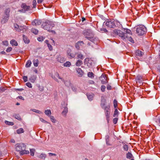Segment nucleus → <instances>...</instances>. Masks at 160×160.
Here are the masks:
<instances>
[{
    "mask_svg": "<svg viewBox=\"0 0 160 160\" xmlns=\"http://www.w3.org/2000/svg\"><path fill=\"white\" fill-rule=\"evenodd\" d=\"M33 62L34 66L37 67L38 66V59H34L33 61Z\"/></svg>",
    "mask_w": 160,
    "mask_h": 160,
    "instance_id": "nucleus-33",
    "label": "nucleus"
},
{
    "mask_svg": "<svg viewBox=\"0 0 160 160\" xmlns=\"http://www.w3.org/2000/svg\"><path fill=\"white\" fill-rule=\"evenodd\" d=\"M37 2L36 0H33L32 2V5L33 8H36V6Z\"/></svg>",
    "mask_w": 160,
    "mask_h": 160,
    "instance_id": "nucleus-45",
    "label": "nucleus"
},
{
    "mask_svg": "<svg viewBox=\"0 0 160 160\" xmlns=\"http://www.w3.org/2000/svg\"><path fill=\"white\" fill-rule=\"evenodd\" d=\"M41 23L40 20L35 19L32 22V24L33 26H37L40 25Z\"/></svg>",
    "mask_w": 160,
    "mask_h": 160,
    "instance_id": "nucleus-16",
    "label": "nucleus"
},
{
    "mask_svg": "<svg viewBox=\"0 0 160 160\" xmlns=\"http://www.w3.org/2000/svg\"><path fill=\"white\" fill-rule=\"evenodd\" d=\"M31 31L36 35L38 33V31L35 28H32L31 30Z\"/></svg>",
    "mask_w": 160,
    "mask_h": 160,
    "instance_id": "nucleus-28",
    "label": "nucleus"
},
{
    "mask_svg": "<svg viewBox=\"0 0 160 160\" xmlns=\"http://www.w3.org/2000/svg\"><path fill=\"white\" fill-rule=\"evenodd\" d=\"M106 100L105 99H102L101 102V108L104 110V113L110 112V105H108L105 106L106 105Z\"/></svg>",
    "mask_w": 160,
    "mask_h": 160,
    "instance_id": "nucleus-3",
    "label": "nucleus"
},
{
    "mask_svg": "<svg viewBox=\"0 0 160 160\" xmlns=\"http://www.w3.org/2000/svg\"><path fill=\"white\" fill-rule=\"evenodd\" d=\"M68 112V109L67 108H65L62 112V114L63 115H66Z\"/></svg>",
    "mask_w": 160,
    "mask_h": 160,
    "instance_id": "nucleus-37",
    "label": "nucleus"
},
{
    "mask_svg": "<svg viewBox=\"0 0 160 160\" xmlns=\"http://www.w3.org/2000/svg\"><path fill=\"white\" fill-rule=\"evenodd\" d=\"M57 75H58V78L59 79L62 80L64 82V84L66 86L68 87L71 86V84L69 81H64V80H63L62 78H61V77L59 76V74L58 73H57Z\"/></svg>",
    "mask_w": 160,
    "mask_h": 160,
    "instance_id": "nucleus-12",
    "label": "nucleus"
},
{
    "mask_svg": "<svg viewBox=\"0 0 160 160\" xmlns=\"http://www.w3.org/2000/svg\"><path fill=\"white\" fill-rule=\"evenodd\" d=\"M57 61L58 62L61 63H63L66 60V59L60 56H58L57 58Z\"/></svg>",
    "mask_w": 160,
    "mask_h": 160,
    "instance_id": "nucleus-15",
    "label": "nucleus"
},
{
    "mask_svg": "<svg viewBox=\"0 0 160 160\" xmlns=\"http://www.w3.org/2000/svg\"><path fill=\"white\" fill-rule=\"evenodd\" d=\"M83 33L86 38L90 41H92V39L93 34L91 30L87 29L84 30L83 31Z\"/></svg>",
    "mask_w": 160,
    "mask_h": 160,
    "instance_id": "nucleus-4",
    "label": "nucleus"
},
{
    "mask_svg": "<svg viewBox=\"0 0 160 160\" xmlns=\"http://www.w3.org/2000/svg\"><path fill=\"white\" fill-rule=\"evenodd\" d=\"M29 153V151L26 150H25V149L23 150H22L20 152V154L21 155H23L25 154H28Z\"/></svg>",
    "mask_w": 160,
    "mask_h": 160,
    "instance_id": "nucleus-25",
    "label": "nucleus"
},
{
    "mask_svg": "<svg viewBox=\"0 0 160 160\" xmlns=\"http://www.w3.org/2000/svg\"><path fill=\"white\" fill-rule=\"evenodd\" d=\"M26 148V146L25 144L17 143L15 146V148L16 150L18 152H20L23 149H25Z\"/></svg>",
    "mask_w": 160,
    "mask_h": 160,
    "instance_id": "nucleus-9",
    "label": "nucleus"
},
{
    "mask_svg": "<svg viewBox=\"0 0 160 160\" xmlns=\"http://www.w3.org/2000/svg\"><path fill=\"white\" fill-rule=\"evenodd\" d=\"M118 119L117 118H114L113 120V122L114 124H116L118 122Z\"/></svg>",
    "mask_w": 160,
    "mask_h": 160,
    "instance_id": "nucleus-50",
    "label": "nucleus"
},
{
    "mask_svg": "<svg viewBox=\"0 0 160 160\" xmlns=\"http://www.w3.org/2000/svg\"><path fill=\"white\" fill-rule=\"evenodd\" d=\"M23 79L25 82H26L28 81V77L26 76H24L23 77Z\"/></svg>",
    "mask_w": 160,
    "mask_h": 160,
    "instance_id": "nucleus-59",
    "label": "nucleus"
},
{
    "mask_svg": "<svg viewBox=\"0 0 160 160\" xmlns=\"http://www.w3.org/2000/svg\"><path fill=\"white\" fill-rule=\"evenodd\" d=\"M107 88L108 90H111L112 89V87L111 86L108 85L107 87Z\"/></svg>",
    "mask_w": 160,
    "mask_h": 160,
    "instance_id": "nucleus-61",
    "label": "nucleus"
},
{
    "mask_svg": "<svg viewBox=\"0 0 160 160\" xmlns=\"http://www.w3.org/2000/svg\"><path fill=\"white\" fill-rule=\"evenodd\" d=\"M77 72L78 74V76L82 77L83 74V72L81 69L80 68H78L76 69Z\"/></svg>",
    "mask_w": 160,
    "mask_h": 160,
    "instance_id": "nucleus-20",
    "label": "nucleus"
},
{
    "mask_svg": "<svg viewBox=\"0 0 160 160\" xmlns=\"http://www.w3.org/2000/svg\"><path fill=\"white\" fill-rule=\"evenodd\" d=\"M118 22L117 21L112 19L106 22V24L107 27L110 28H114L116 27V24Z\"/></svg>",
    "mask_w": 160,
    "mask_h": 160,
    "instance_id": "nucleus-8",
    "label": "nucleus"
},
{
    "mask_svg": "<svg viewBox=\"0 0 160 160\" xmlns=\"http://www.w3.org/2000/svg\"><path fill=\"white\" fill-rule=\"evenodd\" d=\"M105 114L107 120V122L108 123H109L110 120L109 118L110 117V112L106 113H105Z\"/></svg>",
    "mask_w": 160,
    "mask_h": 160,
    "instance_id": "nucleus-24",
    "label": "nucleus"
},
{
    "mask_svg": "<svg viewBox=\"0 0 160 160\" xmlns=\"http://www.w3.org/2000/svg\"><path fill=\"white\" fill-rule=\"evenodd\" d=\"M88 83L90 84H93L94 83V82L93 80H89Z\"/></svg>",
    "mask_w": 160,
    "mask_h": 160,
    "instance_id": "nucleus-63",
    "label": "nucleus"
},
{
    "mask_svg": "<svg viewBox=\"0 0 160 160\" xmlns=\"http://www.w3.org/2000/svg\"><path fill=\"white\" fill-rule=\"evenodd\" d=\"M118 114V109L116 108L115 110L114 114L113 115V117H117Z\"/></svg>",
    "mask_w": 160,
    "mask_h": 160,
    "instance_id": "nucleus-35",
    "label": "nucleus"
},
{
    "mask_svg": "<svg viewBox=\"0 0 160 160\" xmlns=\"http://www.w3.org/2000/svg\"><path fill=\"white\" fill-rule=\"evenodd\" d=\"M44 112L46 115L49 117L50 116L51 114V111L50 110H45Z\"/></svg>",
    "mask_w": 160,
    "mask_h": 160,
    "instance_id": "nucleus-30",
    "label": "nucleus"
},
{
    "mask_svg": "<svg viewBox=\"0 0 160 160\" xmlns=\"http://www.w3.org/2000/svg\"><path fill=\"white\" fill-rule=\"evenodd\" d=\"M23 40L24 42L26 43H28L29 42V40L28 38L27 37L24 35H23Z\"/></svg>",
    "mask_w": 160,
    "mask_h": 160,
    "instance_id": "nucleus-27",
    "label": "nucleus"
},
{
    "mask_svg": "<svg viewBox=\"0 0 160 160\" xmlns=\"http://www.w3.org/2000/svg\"><path fill=\"white\" fill-rule=\"evenodd\" d=\"M42 28L44 29L47 30L50 32H52L55 33V31L52 30L53 27L54 26V24L52 22L49 21H48L43 22L42 25Z\"/></svg>",
    "mask_w": 160,
    "mask_h": 160,
    "instance_id": "nucleus-1",
    "label": "nucleus"
},
{
    "mask_svg": "<svg viewBox=\"0 0 160 160\" xmlns=\"http://www.w3.org/2000/svg\"><path fill=\"white\" fill-rule=\"evenodd\" d=\"M87 59H88L87 65L88 66L90 67L92 65L93 61L91 59H89V58Z\"/></svg>",
    "mask_w": 160,
    "mask_h": 160,
    "instance_id": "nucleus-31",
    "label": "nucleus"
},
{
    "mask_svg": "<svg viewBox=\"0 0 160 160\" xmlns=\"http://www.w3.org/2000/svg\"><path fill=\"white\" fill-rule=\"evenodd\" d=\"M31 62L30 61H28L26 64V67H29L31 66Z\"/></svg>",
    "mask_w": 160,
    "mask_h": 160,
    "instance_id": "nucleus-38",
    "label": "nucleus"
},
{
    "mask_svg": "<svg viewBox=\"0 0 160 160\" xmlns=\"http://www.w3.org/2000/svg\"><path fill=\"white\" fill-rule=\"evenodd\" d=\"M143 54V53L140 50H138L135 52V56L136 58H138L139 57H141Z\"/></svg>",
    "mask_w": 160,
    "mask_h": 160,
    "instance_id": "nucleus-13",
    "label": "nucleus"
},
{
    "mask_svg": "<svg viewBox=\"0 0 160 160\" xmlns=\"http://www.w3.org/2000/svg\"><path fill=\"white\" fill-rule=\"evenodd\" d=\"M21 7L25 11H28L31 9V7L27 5L25 3H22L21 5Z\"/></svg>",
    "mask_w": 160,
    "mask_h": 160,
    "instance_id": "nucleus-17",
    "label": "nucleus"
},
{
    "mask_svg": "<svg viewBox=\"0 0 160 160\" xmlns=\"http://www.w3.org/2000/svg\"><path fill=\"white\" fill-rule=\"evenodd\" d=\"M99 78L102 84H105L108 82L107 78L105 74H102Z\"/></svg>",
    "mask_w": 160,
    "mask_h": 160,
    "instance_id": "nucleus-11",
    "label": "nucleus"
},
{
    "mask_svg": "<svg viewBox=\"0 0 160 160\" xmlns=\"http://www.w3.org/2000/svg\"><path fill=\"white\" fill-rule=\"evenodd\" d=\"M35 151V150L34 149H30V154L31 156H34Z\"/></svg>",
    "mask_w": 160,
    "mask_h": 160,
    "instance_id": "nucleus-48",
    "label": "nucleus"
},
{
    "mask_svg": "<svg viewBox=\"0 0 160 160\" xmlns=\"http://www.w3.org/2000/svg\"><path fill=\"white\" fill-rule=\"evenodd\" d=\"M38 88H39V90L40 91H42L44 90L43 88L42 87H41L39 86L38 87Z\"/></svg>",
    "mask_w": 160,
    "mask_h": 160,
    "instance_id": "nucleus-60",
    "label": "nucleus"
},
{
    "mask_svg": "<svg viewBox=\"0 0 160 160\" xmlns=\"http://www.w3.org/2000/svg\"><path fill=\"white\" fill-rule=\"evenodd\" d=\"M113 34L115 35L119 36L123 40L126 39V36H127L126 33H124L119 30L115 29L114 30L113 32Z\"/></svg>",
    "mask_w": 160,
    "mask_h": 160,
    "instance_id": "nucleus-5",
    "label": "nucleus"
},
{
    "mask_svg": "<svg viewBox=\"0 0 160 160\" xmlns=\"http://www.w3.org/2000/svg\"><path fill=\"white\" fill-rule=\"evenodd\" d=\"M10 8H6L5 11L4 13L5 14L4 16H7L8 17H9V12H10Z\"/></svg>",
    "mask_w": 160,
    "mask_h": 160,
    "instance_id": "nucleus-23",
    "label": "nucleus"
},
{
    "mask_svg": "<svg viewBox=\"0 0 160 160\" xmlns=\"http://www.w3.org/2000/svg\"><path fill=\"white\" fill-rule=\"evenodd\" d=\"M14 117L15 118L19 120H21L22 118L18 114H16L15 115Z\"/></svg>",
    "mask_w": 160,
    "mask_h": 160,
    "instance_id": "nucleus-41",
    "label": "nucleus"
},
{
    "mask_svg": "<svg viewBox=\"0 0 160 160\" xmlns=\"http://www.w3.org/2000/svg\"><path fill=\"white\" fill-rule=\"evenodd\" d=\"M3 44L4 45L7 46L8 44V42L7 41H4L2 42Z\"/></svg>",
    "mask_w": 160,
    "mask_h": 160,
    "instance_id": "nucleus-56",
    "label": "nucleus"
},
{
    "mask_svg": "<svg viewBox=\"0 0 160 160\" xmlns=\"http://www.w3.org/2000/svg\"><path fill=\"white\" fill-rule=\"evenodd\" d=\"M113 104L114 108H117L118 104H117V101L115 99H114L113 101Z\"/></svg>",
    "mask_w": 160,
    "mask_h": 160,
    "instance_id": "nucleus-47",
    "label": "nucleus"
},
{
    "mask_svg": "<svg viewBox=\"0 0 160 160\" xmlns=\"http://www.w3.org/2000/svg\"><path fill=\"white\" fill-rule=\"evenodd\" d=\"M157 122L158 123V125L160 127V116L159 117Z\"/></svg>",
    "mask_w": 160,
    "mask_h": 160,
    "instance_id": "nucleus-62",
    "label": "nucleus"
},
{
    "mask_svg": "<svg viewBox=\"0 0 160 160\" xmlns=\"http://www.w3.org/2000/svg\"><path fill=\"white\" fill-rule=\"evenodd\" d=\"M77 57H78V59H83V56L81 53L78 54L77 55Z\"/></svg>",
    "mask_w": 160,
    "mask_h": 160,
    "instance_id": "nucleus-43",
    "label": "nucleus"
},
{
    "mask_svg": "<svg viewBox=\"0 0 160 160\" xmlns=\"http://www.w3.org/2000/svg\"><path fill=\"white\" fill-rule=\"evenodd\" d=\"M14 27L15 29L18 32L21 31V30H22L23 28V27L21 26H19L17 24H14Z\"/></svg>",
    "mask_w": 160,
    "mask_h": 160,
    "instance_id": "nucleus-14",
    "label": "nucleus"
},
{
    "mask_svg": "<svg viewBox=\"0 0 160 160\" xmlns=\"http://www.w3.org/2000/svg\"><path fill=\"white\" fill-rule=\"evenodd\" d=\"M67 55L69 58H72L75 57L76 53L72 52L70 49H69L67 51Z\"/></svg>",
    "mask_w": 160,
    "mask_h": 160,
    "instance_id": "nucleus-10",
    "label": "nucleus"
},
{
    "mask_svg": "<svg viewBox=\"0 0 160 160\" xmlns=\"http://www.w3.org/2000/svg\"><path fill=\"white\" fill-rule=\"evenodd\" d=\"M125 39H127V40L129 41L132 43H134V41L131 36H129L127 35V36H126Z\"/></svg>",
    "mask_w": 160,
    "mask_h": 160,
    "instance_id": "nucleus-21",
    "label": "nucleus"
},
{
    "mask_svg": "<svg viewBox=\"0 0 160 160\" xmlns=\"http://www.w3.org/2000/svg\"><path fill=\"white\" fill-rule=\"evenodd\" d=\"M113 34L115 35L119 36L123 40L126 39V36H127L126 33H124L119 30L115 29L114 30L113 32Z\"/></svg>",
    "mask_w": 160,
    "mask_h": 160,
    "instance_id": "nucleus-7",
    "label": "nucleus"
},
{
    "mask_svg": "<svg viewBox=\"0 0 160 160\" xmlns=\"http://www.w3.org/2000/svg\"><path fill=\"white\" fill-rule=\"evenodd\" d=\"M88 76L91 78H94V74L92 72H88Z\"/></svg>",
    "mask_w": 160,
    "mask_h": 160,
    "instance_id": "nucleus-32",
    "label": "nucleus"
},
{
    "mask_svg": "<svg viewBox=\"0 0 160 160\" xmlns=\"http://www.w3.org/2000/svg\"><path fill=\"white\" fill-rule=\"evenodd\" d=\"M10 44L12 46H17L18 45L17 41L14 39H12L10 41Z\"/></svg>",
    "mask_w": 160,
    "mask_h": 160,
    "instance_id": "nucleus-26",
    "label": "nucleus"
},
{
    "mask_svg": "<svg viewBox=\"0 0 160 160\" xmlns=\"http://www.w3.org/2000/svg\"><path fill=\"white\" fill-rule=\"evenodd\" d=\"M82 64V61L78 60L76 63V65L77 66H80Z\"/></svg>",
    "mask_w": 160,
    "mask_h": 160,
    "instance_id": "nucleus-36",
    "label": "nucleus"
},
{
    "mask_svg": "<svg viewBox=\"0 0 160 160\" xmlns=\"http://www.w3.org/2000/svg\"><path fill=\"white\" fill-rule=\"evenodd\" d=\"M44 0H38L37 2L38 3L40 4Z\"/></svg>",
    "mask_w": 160,
    "mask_h": 160,
    "instance_id": "nucleus-64",
    "label": "nucleus"
},
{
    "mask_svg": "<svg viewBox=\"0 0 160 160\" xmlns=\"http://www.w3.org/2000/svg\"><path fill=\"white\" fill-rule=\"evenodd\" d=\"M132 155L130 152H128L127 154L126 157L127 158H132Z\"/></svg>",
    "mask_w": 160,
    "mask_h": 160,
    "instance_id": "nucleus-49",
    "label": "nucleus"
},
{
    "mask_svg": "<svg viewBox=\"0 0 160 160\" xmlns=\"http://www.w3.org/2000/svg\"><path fill=\"white\" fill-rule=\"evenodd\" d=\"M105 88H106V87L105 86L103 85L101 86V90L102 91V92H104Z\"/></svg>",
    "mask_w": 160,
    "mask_h": 160,
    "instance_id": "nucleus-54",
    "label": "nucleus"
},
{
    "mask_svg": "<svg viewBox=\"0 0 160 160\" xmlns=\"http://www.w3.org/2000/svg\"><path fill=\"white\" fill-rule=\"evenodd\" d=\"M100 30L101 31H102V32H108V31L105 28H101Z\"/></svg>",
    "mask_w": 160,
    "mask_h": 160,
    "instance_id": "nucleus-55",
    "label": "nucleus"
},
{
    "mask_svg": "<svg viewBox=\"0 0 160 160\" xmlns=\"http://www.w3.org/2000/svg\"><path fill=\"white\" fill-rule=\"evenodd\" d=\"M46 157V155L45 154L42 153L40 154L39 158L42 159H45Z\"/></svg>",
    "mask_w": 160,
    "mask_h": 160,
    "instance_id": "nucleus-42",
    "label": "nucleus"
},
{
    "mask_svg": "<svg viewBox=\"0 0 160 160\" xmlns=\"http://www.w3.org/2000/svg\"><path fill=\"white\" fill-rule=\"evenodd\" d=\"M37 76L36 75H33L30 77L29 80L32 83H34L36 79Z\"/></svg>",
    "mask_w": 160,
    "mask_h": 160,
    "instance_id": "nucleus-22",
    "label": "nucleus"
},
{
    "mask_svg": "<svg viewBox=\"0 0 160 160\" xmlns=\"http://www.w3.org/2000/svg\"><path fill=\"white\" fill-rule=\"evenodd\" d=\"M24 132V131L23 128H20L19 129H18L17 130V132L18 134H20L21 133H23Z\"/></svg>",
    "mask_w": 160,
    "mask_h": 160,
    "instance_id": "nucleus-34",
    "label": "nucleus"
},
{
    "mask_svg": "<svg viewBox=\"0 0 160 160\" xmlns=\"http://www.w3.org/2000/svg\"><path fill=\"white\" fill-rule=\"evenodd\" d=\"M47 46L50 50L51 51L52 50V47L51 45L48 44Z\"/></svg>",
    "mask_w": 160,
    "mask_h": 160,
    "instance_id": "nucleus-57",
    "label": "nucleus"
},
{
    "mask_svg": "<svg viewBox=\"0 0 160 160\" xmlns=\"http://www.w3.org/2000/svg\"><path fill=\"white\" fill-rule=\"evenodd\" d=\"M123 148L125 150L127 151L128 150V146L127 145H124L123 146Z\"/></svg>",
    "mask_w": 160,
    "mask_h": 160,
    "instance_id": "nucleus-51",
    "label": "nucleus"
},
{
    "mask_svg": "<svg viewBox=\"0 0 160 160\" xmlns=\"http://www.w3.org/2000/svg\"><path fill=\"white\" fill-rule=\"evenodd\" d=\"M5 122L6 124L9 125H13L14 124L13 122H10L7 121H5Z\"/></svg>",
    "mask_w": 160,
    "mask_h": 160,
    "instance_id": "nucleus-46",
    "label": "nucleus"
},
{
    "mask_svg": "<svg viewBox=\"0 0 160 160\" xmlns=\"http://www.w3.org/2000/svg\"><path fill=\"white\" fill-rule=\"evenodd\" d=\"M71 65V62L69 61H67L63 64V66L66 67H69Z\"/></svg>",
    "mask_w": 160,
    "mask_h": 160,
    "instance_id": "nucleus-29",
    "label": "nucleus"
},
{
    "mask_svg": "<svg viewBox=\"0 0 160 160\" xmlns=\"http://www.w3.org/2000/svg\"><path fill=\"white\" fill-rule=\"evenodd\" d=\"M87 97L88 99L90 101H91L93 99V95H87Z\"/></svg>",
    "mask_w": 160,
    "mask_h": 160,
    "instance_id": "nucleus-40",
    "label": "nucleus"
},
{
    "mask_svg": "<svg viewBox=\"0 0 160 160\" xmlns=\"http://www.w3.org/2000/svg\"><path fill=\"white\" fill-rule=\"evenodd\" d=\"M126 33H126L127 34V35H128V34H129V36H131V31L129 29H127L126 31Z\"/></svg>",
    "mask_w": 160,
    "mask_h": 160,
    "instance_id": "nucleus-39",
    "label": "nucleus"
},
{
    "mask_svg": "<svg viewBox=\"0 0 160 160\" xmlns=\"http://www.w3.org/2000/svg\"><path fill=\"white\" fill-rule=\"evenodd\" d=\"M9 18V17L7 16H4L3 17L1 20V22L2 24H4L7 22Z\"/></svg>",
    "mask_w": 160,
    "mask_h": 160,
    "instance_id": "nucleus-18",
    "label": "nucleus"
},
{
    "mask_svg": "<svg viewBox=\"0 0 160 160\" xmlns=\"http://www.w3.org/2000/svg\"><path fill=\"white\" fill-rule=\"evenodd\" d=\"M136 33L138 36H142L147 32L146 28L143 25H140L136 29Z\"/></svg>",
    "mask_w": 160,
    "mask_h": 160,
    "instance_id": "nucleus-2",
    "label": "nucleus"
},
{
    "mask_svg": "<svg viewBox=\"0 0 160 160\" xmlns=\"http://www.w3.org/2000/svg\"><path fill=\"white\" fill-rule=\"evenodd\" d=\"M26 85L27 87L29 88H32V84L29 82L26 83Z\"/></svg>",
    "mask_w": 160,
    "mask_h": 160,
    "instance_id": "nucleus-52",
    "label": "nucleus"
},
{
    "mask_svg": "<svg viewBox=\"0 0 160 160\" xmlns=\"http://www.w3.org/2000/svg\"><path fill=\"white\" fill-rule=\"evenodd\" d=\"M12 48L11 47H8L7 48L6 50V51L7 52H11L12 50Z\"/></svg>",
    "mask_w": 160,
    "mask_h": 160,
    "instance_id": "nucleus-53",
    "label": "nucleus"
},
{
    "mask_svg": "<svg viewBox=\"0 0 160 160\" xmlns=\"http://www.w3.org/2000/svg\"><path fill=\"white\" fill-rule=\"evenodd\" d=\"M113 34L115 35L119 36L123 40L126 39V36H127L126 33H124L119 30L115 29L114 30L113 32Z\"/></svg>",
    "mask_w": 160,
    "mask_h": 160,
    "instance_id": "nucleus-6",
    "label": "nucleus"
},
{
    "mask_svg": "<svg viewBox=\"0 0 160 160\" xmlns=\"http://www.w3.org/2000/svg\"><path fill=\"white\" fill-rule=\"evenodd\" d=\"M84 44L83 41H78L76 44L75 45L76 48L78 49H79L80 48V46H82Z\"/></svg>",
    "mask_w": 160,
    "mask_h": 160,
    "instance_id": "nucleus-19",
    "label": "nucleus"
},
{
    "mask_svg": "<svg viewBox=\"0 0 160 160\" xmlns=\"http://www.w3.org/2000/svg\"><path fill=\"white\" fill-rule=\"evenodd\" d=\"M37 39L39 41L41 42L43 41L44 38L43 37H41L38 38Z\"/></svg>",
    "mask_w": 160,
    "mask_h": 160,
    "instance_id": "nucleus-58",
    "label": "nucleus"
},
{
    "mask_svg": "<svg viewBox=\"0 0 160 160\" xmlns=\"http://www.w3.org/2000/svg\"><path fill=\"white\" fill-rule=\"evenodd\" d=\"M49 117H50V118L52 122H53V123H55L56 122V120L54 119V118L53 116H50Z\"/></svg>",
    "mask_w": 160,
    "mask_h": 160,
    "instance_id": "nucleus-44",
    "label": "nucleus"
}]
</instances>
